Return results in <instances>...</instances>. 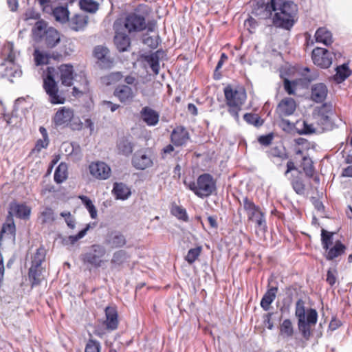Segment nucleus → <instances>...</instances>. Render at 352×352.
Wrapping results in <instances>:
<instances>
[{
    "label": "nucleus",
    "instance_id": "1",
    "mask_svg": "<svg viewBox=\"0 0 352 352\" xmlns=\"http://www.w3.org/2000/svg\"><path fill=\"white\" fill-rule=\"evenodd\" d=\"M276 27L290 30L297 21L298 6L290 0H270L267 4L258 9L256 14L262 19L272 16Z\"/></svg>",
    "mask_w": 352,
    "mask_h": 352
},
{
    "label": "nucleus",
    "instance_id": "2",
    "mask_svg": "<svg viewBox=\"0 0 352 352\" xmlns=\"http://www.w3.org/2000/svg\"><path fill=\"white\" fill-rule=\"evenodd\" d=\"M67 96L69 101L85 100L89 97L88 80L83 71L76 72L72 65L67 64Z\"/></svg>",
    "mask_w": 352,
    "mask_h": 352
},
{
    "label": "nucleus",
    "instance_id": "3",
    "mask_svg": "<svg viewBox=\"0 0 352 352\" xmlns=\"http://www.w3.org/2000/svg\"><path fill=\"white\" fill-rule=\"evenodd\" d=\"M60 74L63 85L66 83V65H61L57 69L53 67H48L46 75L43 79V88L49 96L52 104H63L65 98L58 94V89L56 78Z\"/></svg>",
    "mask_w": 352,
    "mask_h": 352
},
{
    "label": "nucleus",
    "instance_id": "4",
    "mask_svg": "<svg viewBox=\"0 0 352 352\" xmlns=\"http://www.w3.org/2000/svg\"><path fill=\"white\" fill-rule=\"evenodd\" d=\"M295 315L298 318L299 331L305 339L311 336V327L315 325L318 320V313L314 309L305 311L304 302L298 300L296 304Z\"/></svg>",
    "mask_w": 352,
    "mask_h": 352
},
{
    "label": "nucleus",
    "instance_id": "5",
    "mask_svg": "<svg viewBox=\"0 0 352 352\" xmlns=\"http://www.w3.org/2000/svg\"><path fill=\"white\" fill-rule=\"evenodd\" d=\"M224 95L229 113L238 121L239 113L246 99L245 91L243 88L235 89L229 85L225 87Z\"/></svg>",
    "mask_w": 352,
    "mask_h": 352
},
{
    "label": "nucleus",
    "instance_id": "6",
    "mask_svg": "<svg viewBox=\"0 0 352 352\" xmlns=\"http://www.w3.org/2000/svg\"><path fill=\"white\" fill-rule=\"evenodd\" d=\"M188 188L197 197L204 198L211 195L216 190V183L213 177L208 173L198 177L196 182L188 184Z\"/></svg>",
    "mask_w": 352,
    "mask_h": 352
},
{
    "label": "nucleus",
    "instance_id": "7",
    "mask_svg": "<svg viewBox=\"0 0 352 352\" xmlns=\"http://www.w3.org/2000/svg\"><path fill=\"white\" fill-rule=\"evenodd\" d=\"M333 233L322 230L321 237L323 248L327 251L326 258L332 260L344 253L346 247L340 241H337L333 244Z\"/></svg>",
    "mask_w": 352,
    "mask_h": 352
},
{
    "label": "nucleus",
    "instance_id": "8",
    "mask_svg": "<svg viewBox=\"0 0 352 352\" xmlns=\"http://www.w3.org/2000/svg\"><path fill=\"white\" fill-rule=\"evenodd\" d=\"M243 206L250 221H255L258 227H266L264 214L260 210L258 206H256L248 197H245L243 199Z\"/></svg>",
    "mask_w": 352,
    "mask_h": 352
},
{
    "label": "nucleus",
    "instance_id": "9",
    "mask_svg": "<svg viewBox=\"0 0 352 352\" xmlns=\"http://www.w3.org/2000/svg\"><path fill=\"white\" fill-rule=\"evenodd\" d=\"M122 24L129 33L142 31L146 27L144 16L135 12L128 14Z\"/></svg>",
    "mask_w": 352,
    "mask_h": 352
},
{
    "label": "nucleus",
    "instance_id": "10",
    "mask_svg": "<svg viewBox=\"0 0 352 352\" xmlns=\"http://www.w3.org/2000/svg\"><path fill=\"white\" fill-rule=\"evenodd\" d=\"M333 113V107L331 104L325 103L318 108L314 113V118L322 129H325L331 123V116Z\"/></svg>",
    "mask_w": 352,
    "mask_h": 352
},
{
    "label": "nucleus",
    "instance_id": "11",
    "mask_svg": "<svg viewBox=\"0 0 352 352\" xmlns=\"http://www.w3.org/2000/svg\"><path fill=\"white\" fill-rule=\"evenodd\" d=\"M311 57L314 63L322 68H328L332 63L331 53L324 48L314 49Z\"/></svg>",
    "mask_w": 352,
    "mask_h": 352
},
{
    "label": "nucleus",
    "instance_id": "12",
    "mask_svg": "<svg viewBox=\"0 0 352 352\" xmlns=\"http://www.w3.org/2000/svg\"><path fill=\"white\" fill-rule=\"evenodd\" d=\"M89 170L91 175L100 180H105L111 175V168L104 162H91L89 166Z\"/></svg>",
    "mask_w": 352,
    "mask_h": 352
},
{
    "label": "nucleus",
    "instance_id": "13",
    "mask_svg": "<svg viewBox=\"0 0 352 352\" xmlns=\"http://www.w3.org/2000/svg\"><path fill=\"white\" fill-rule=\"evenodd\" d=\"M106 253L105 248L100 245H93L89 252L86 253L84 259L86 262L94 265L100 267L102 264V258Z\"/></svg>",
    "mask_w": 352,
    "mask_h": 352
},
{
    "label": "nucleus",
    "instance_id": "14",
    "mask_svg": "<svg viewBox=\"0 0 352 352\" xmlns=\"http://www.w3.org/2000/svg\"><path fill=\"white\" fill-rule=\"evenodd\" d=\"M122 25V22L121 21H116L114 23L113 28L116 31L114 43L120 52H124L127 50L130 45V38L125 33L120 32Z\"/></svg>",
    "mask_w": 352,
    "mask_h": 352
},
{
    "label": "nucleus",
    "instance_id": "15",
    "mask_svg": "<svg viewBox=\"0 0 352 352\" xmlns=\"http://www.w3.org/2000/svg\"><path fill=\"white\" fill-rule=\"evenodd\" d=\"M31 209L24 204H19L16 201L11 202L9 205L8 216H15L21 219H28L30 217Z\"/></svg>",
    "mask_w": 352,
    "mask_h": 352
},
{
    "label": "nucleus",
    "instance_id": "16",
    "mask_svg": "<svg viewBox=\"0 0 352 352\" xmlns=\"http://www.w3.org/2000/svg\"><path fill=\"white\" fill-rule=\"evenodd\" d=\"M190 139L188 131L184 126H177L170 135L171 142L176 146L185 145Z\"/></svg>",
    "mask_w": 352,
    "mask_h": 352
},
{
    "label": "nucleus",
    "instance_id": "17",
    "mask_svg": "<svg viewBox=\"0 0 352 352\" xmlns=\"http://www.w3.org/2000/svg\"><path fill=\"white\" fill-rule=\"evenodd\" d=\"M296 108L295 100L292 98L283 99L277 106L276 112L279 116H289L294 113Z\"/></svg>",
    "mask_w": 352,
    "mask_h": 352
},
{
    "label": "nucleus",
    "instance_id": "18",
    "mask_svg": "<svg viewBox=\"0 0 352 352\" xmlns=\"http://www.w3.org/2000/svg\"><path fill=\"white\" fill-rule=\"evenodd\" d=\"M132 164L136 169L144 170L151 167L153 162L150 155L140 151L134 155L132 159Z\"/></svg>",
    "mask_w": 352,
    "mask_h": 352
},
{
    "label": "nucleus",
    "instance_id": "19",
    "mask_svg": "<svg viewBox=\"0 0 352 352\" xmlns=\"http://www.w3.org/2000/svg\"><path fill=\"white\" fill-rule=\"evenodd\" d=\"M114 96L118 98L121 102L126 103L131 102L133 100L135 93L129 86L121 85L116 88Z\"/></svg>",
    "mask_w": 352,
    "mask_h": 352
},
{
    "label": "nucleus",
    "instance_id": "20",
    "mask_svg": "<svg viewBox=\"0 0 352 352\" xmlns=\"http://www.w3.org/2000/svg\"><path fill=\"white\" fill-rule=\"evenodd\" d=\"M105 320L104 324L107 329L113 331L117 329L118 325V315L115 307H107L105 310Z\"/></svg>",
    "mask_w": 352,
    "mask_h": 352
},
{
    "label": "nucleus",
    "instance_id": "21",
    "mask_svg": "<svg viewBox=\"0 0 352 352\" xmlns=\"http://www.w3.org/2000/svg\"><path fill=\"white\" fill-rule=\"evenodd\" d=\"M45 267L43 266H30L28 272V278L32 287H35L41 284L45 279Z\"/></svg>",
    "mask_w": 352,
    "mask_h": 352
},
{
    "label": "nucleus",
    "instance_id": "22",
    "mask_svg": "<svg viewBox=\"0 0 352 352\" xmlns=\"http://www.w3.org/2000/svg\"><path fill=\"white\" fill-rule=\"evenodd\" d=\"M328 94V89L324 83H316L311 89V98L316 102H323Z\"/></svg>",
    "mask_w": 352,
    "mask_h": 352
},
{
    "label": "nucleus",
    "instance_id": "23",
    "mask_svg": "<svg viewBox=\"0 0 352 352\" xmlns=\"http://www.w3.org/2000/svg\"><path fill=\"white\" fill-rule=\"evenodd\" d=\"M125 236L118 231L110 232L105 239V243L112 248H118L126 244Z\"/></svg>",
    "mask_w": 352,
    "mask_h": 352
},
{
    "label": "nucleus",
    "instance_id": "24",
    "mask_svg": "<svg viewBox=\"0 0 352 352\" xmlns=\"http://www.w3.org/2000/svg\"><path fill=\"white\" fill-rule=\"evenodd\" d=\"M140 115L143 121L148 126H155L159 122V113L148 107L142 108Z\"/></svg>",
    "mask_w": 352,
    "mask_h": 352
},
{
    "label": "nucleus",
    "instance_id": "25",
    "mask_svg": "<svg viewBox=\"0 0 352 352\" xmlns=\"http://www.w3.org/2000/svg\"><path fill=\"white\" fill-rule=\"evenodd\" d=\"M47 47H55L60 40L58 32L54 28H48L42 36Z\"/></svg>",
    "mask_w": 352,
    "mask_h": 352
},
{
    "label": "nucleus",
    "instance_id": "26",
    "mask_svg": "<svg viewBox=\"0 0 352 352\" xmlns=\"http://www.w3.org/2000/svg\"><path fill=\"white\" fill-rule=\"evenodd\" d=\"M112 193L116 199L125 200L131 195L130 188L124 184L116 182L113 184Z\"/></svg>",
    "mask_w": 352,
    "mask_h": 352
},
{
    "label": "nucleus",
    "instance_id": "27",
    "mask_svg": "<svg viewBox=\"0 0 352 352\" xmlns=\"http://www.w3.org/2000/svg\"><path fill=\"white\" fill-rule=\"evenodd\" d=\"M108 54V49L100 45L96 46L94 50V56L100 61V65L104 67H109L111 63Z\"/></svg>",
    "mask_w": 352,
    "mask_h": 352
},
{
    "label": "nucleus",
    "instance_id": "28",
    "mask_svg": "<svg viewBox=\"0 0 352 352\" xmlns=\"http://www.w3.org/2000/svg\"><path fill=\"white\" fill-rule=\"evenodd\" d=\"M16 227L12 217L8 216L7 222L3 223L0 232V240L5 236L9 239H15Z\"/></svg>",
    "mask_w": 352,
    "mask_h": 352
},
{
    "label": "nucleus",
    "instance_id": "29",
    "mask_svg": "<svg viewBox=\"0 0 352 352\" xmlns=\"http://www.w3.org/2000/svg\"><path fill=\"white\" fill-rule=\"evenodd\" d=\"M67 23L69 27L75 31L82 30L87 23V16L84 15H75L69 19V12L67 11Z\"/></svg>",
    "mask_w": 352,
    "mask_h": 352
},
{
    "label": "nucleus",
    "instance_id": "30",
    "mask_svg": "<svg viewBox=\"0 0 352 352\" xmlns=\"http://www.w3.org/2000/svg\"><path fill=\"white\" fill-rule=\"evenodd\" d=\"M315 38L317 43H320L324 45H329L333 43L331 32L326 28H320L315 34Z\"/></svg>",
    "mask_w": 352,
    "mask_h": 352
},
{
    "label": "nucleus",
    "instance_id": "31",
    "mask_svg": "<svg viewBox=\"0 0 352 352\" xmlns=\"http://www.w3.org/2000/svg\"><path fill=\"white\" fill-rule=\"evenodd\" d=\"M278 288L276 287H272L267 289L265 293L261 300V307L265 310L268 311L270 308V305L275 300Z\"/></svg>",
    "mask_w": 352,
    "mask_h": 352
},
{
    "label": "nucleus",
    "instance_id": "32",
    "mask_svg": "<svg viewBox=\"0 0 352 352\" xmlns=\"http://www.w3.org/2000/svg\"><path fill=\"white\" fill-rule=\"evenodd\" d=\"M160 51H156L155 52L146 55L144 60L146 61L151 68L152 71L155 74H158L160 70Z\"/></svg>",
    "mask_w": 352,
    "mask_h": 352
},
{
    "label": "nucleus",
    "instance_id": "33",
    "mask_svg": "<svg viewBox=\"0 0 352 352\" xmlns=\"http://www.w3.org/2000/svg\"><path fill=\"white\" fill-rule=\"evenodd\" d=\"M66 123V107H60L55 113L53 118V124L56 129H62L65 127Z\"/></svg>",
    "mask_w": 352,
    "mask_h": 352
},
{
    "label": "nucleus",
    "instance_id": "34",
    "mask_svg": "<svg viewBox=\"0 0 352 352\" xmlns=\"http://www.w3.org/2000/svg\"><path fill=\"white\" fill-rule=\"evenodd\" d=\"M96 226L95 223H89L86 224L85 228L79 229L78 233L76 234H70L67 239L69 241L71 244H75L78 240L82 239L87 233V231L91 229L94 228Z\"/></svg>",
    "mask_w": 352,
    "mask_h": 352
},
{
    "label": "nucleus",
    "instance_id": "35",
    "mask_svg": "<svg viewBox=\"0 0 352 352\" xmlns=\"http://www.w3.org/2000/svg\"><path fill=\"white\" fill-rule=\"evenodd\" d=\"M351 74V71L346 64H343L337 67L336 74L334 76L335 80L340 83L348 78Z\"/></svg>",
    "mask_w": 352,
    "mask_h": 352
},
{
    "label": "nucleus",
    "instance_id": "36",
    "mask_svg": "<svg viewBox=\"0 0 352 352\" xmlns=\"http://www.w3.org/2000/svg\"><path fill=\"white\" fill-rule=\"evenodd\" d=\"M118 149L120 153L124 155H129L132 153L133 146L132 143L126 138H122L118 142Z\"/></svg>",
    "mask_w": 352,
    "mask_h": 352
},
{
    "label": "nucleus",
    "instance_id": "37",
    "mask_svg": "<svg viewBox=\"0 0 352 352\" xmlns=\"http://www.w3.org/2000/svg\"><path fill=\"white\" fill-rule=\"evenodd\" d=\"M54 179L56 184H61L66 180V164L61 162L56 168Z\"/></svg>",
    "mask_w": 352,
    "mask_h": 352
},
{
    "label": "nucleus",
    "instance_id": "38",
    "mask_svg": "<svg viewBox=\"0 0 352 352\" xmlns=\"http://www.w3.org/2000/svg\"><path fill=\"white\" fill-rule=\"evenodd\" d=\"M46 256V250L43 247H40L36 250L35 254L32 258V265L33 266H42V263L45 261Z\"/></svg>",
    "mask_w": 352,
    "mask_h": 352
},
{
    "label": "nucleus",
    "instance_id": "39",
    "mask_svg": "<svg viewBox=\"0 0 352 352\" xmlns=\"http://www.w3.org/2000/svg\"><path fill=\"white\" fill-rule=\"evenodd\" d=\"M67 126L73 130H80L83 126V123L81 122L78 117L74 116L73 112L67 109Z\"/></svg>",
    "mask_w": 352,
    "mask_h": 352
},
{
    "label": "nucleus",
    "instance_id": "40",
    "mask_svg": "<svg viewBox=\"0 0 352 352\" xmlns=\"http://www.w3.org/2000/svg\"><path fill=\"white\" fill-rule=\"evenodd\" d=\"M33 56L36 65L38 66L49 64V60L50 58V54L43 53L38 49H36L34 50Z\"/></svg>",
    "mask_w": 352,
    "mask_h": 352
},
{
    "label": "nucleus",
    "instance_id": "41",
    "mask_svg": "<svg viewBox=\"0 0 352 352\" xmlns=\"http://www.w3.org/2000/svg\"><path fill=\"white\" fill-rule=\"evenodd\" d=\"M80 198L86 209L88 210L90 217L92 219H96L98 217V212L92 201L87 196H81Z\"/></svg>",
    "mask_w": 352,
    "mask_h": 352
},
{
    "label": "nucleus",
    "instance_id": "42",
    "mask_svg": "<svg viewBox=\"0 0 352 352\" xmlns=\"http://www.w3.org/2000/svg\"><path fill=\"white\" fill-rule=\"evenodd\" d=\"M80 8L89 12H95L98 9V3L94 0H80Z\"/></svg>",
    "mask_w": 352,
    "mask_h": 352
},
{
    "label": "nucleus",
    "instance_id": "43",
    "mask_svg": "<svg viewBox=\"0 0 352 352\" xmlns=\"http://www.w3.org/2000/svg\"><path fill=\"white\" fill-rule=\"evenodd\" d=\"M52 15L56 21L66 23V7L58 6L52 10Z\"/></svg>",
    "mask_w": 352,
    "mask_h": 352
},
{
    "label": "nucleus",
    "instance_id": "44",
    "mask_svg": "<svg viewBox=\"0 0 352 352\" xmlns=\"http://www.w3.org/2000/svg\"><path fill=\"white\" fill-rule=\"evenodd\" d=\"M71 146L72 150L67 155V157H69V159L74 162H77L81 160L82 156L81 148L78 144L74 142L71 143Z\"/></svg>",
    "mask_w": 352,
    "mask_h": 352
},
{
    "label": "nucleus",
    "instance_id": "45",
    "mask_svg": "<svg viewBox=\"0 0 352 352\" xmlns=\"http://www.w3.org/2000/svg\"><path fill=\"white\" fill-rule=\"evenodd\" d=\"M280 331L281 335L286 337H291L294 333L292 323L290 320L285 319L280 324Z\"/></svg>",
    "mask_w": 352,
    "mask_h": 352
},
{
    "label": "nucleus",
    "instance_id": "46",
    "mask_svg": "<svg viewBox=\"0 0 352 352\" xmlns=\"http://www.w3.org/2000/svg\"><path fill=\"white\" fill-rule=\"evenodd\" d=\"M122 77L123 76L120 72H112L103 77L102 80L106 85H110L118 82L122 78Z\"/></svg>",
    "mask_w": 352,
    "mask_h": 352
},
{
    "label": "nucleus",
    "instance_id": "47",
    "mask_svg": "<svg viewBox=\"0 0 352 352\" xmlns=\"http://www.w3.org/2000/svg\"><path fill=\"white\" fill-rule=\"evenodd\" d=\"M171 213L177 219H181L184 221H187L188 219L186 210L181 206H173L171 209Z\"/></svg>",
    "mask_w": 352,
    "mask_h": 352
},
{
    "label": "nucleus",
    "instance_id": "48",
    "mask_svg": "<svg viewBox=\"0 0 352 352\" xmlns=\"http://www.w3.org/2000/svg\"><path fill=\"white\" fill-rule=\"evenodd\" d=\"M302 167L307 176H313L314 167L312 164V161L309 157L305 156L302 157Z\"/></svg>",
    "mask_w": 352,
    "mask_h": 352
},
{
    "label": "nucleus",
    "instance_id": "49",
    "mask_svg": "<svg viewBox=\"0 0 352 352\" xmlns=\"http://www.w3.org/2000/svg\"><path fill=\"white\" fill-rule=\"evenodd\" d=\"M41 219L43 223H47L54 220V212L50 208H45L41 212Z\"/></svg>",
    "mask_w": 352,
    "mask_h": 352
},
{
    "label": "nucleus",
    "instance_id": "50",
    "mask_svg": "<svg viewBox=\"0 0 352 352\" xmlns=\"http://www.w3.org/2000/svg\"><path fill=\"white\" fill-rule=\"evenodd\" d=\"M243 118L248 124H251L255 126H259L263 124V120L256 114L245 113L243 116Z\"/></svg>",
    "mask_w": 352,
    "mask_h": 352
},
{
    "label": "nucleus",
    "instance_id": "51",
    "mask_svg": "<svg viewBox=\"0 0 352 352\" xmlns=\"http://www.w3.org/2000/svg\"><path fill=\"white\" fill-rule=\"evenodd\" d=\"M201 251V248L200 247L189 250L187 253V255L186 256V261L190 264L194 263L199 257Z\"/></svg>",
    "mask_w": 352,
    "mask_h": 352
},
{
    "label": "nucleus",
    "instance_id": "52",
    "mask_svg": "<svg viewBox=\"0 0 352 352\" xmlns=\"http://www.w3.org/2000/svg\"><path fill=\"white\" fill-rule=\"evenodd\" d=\"M101 346L99 342L90 339L85 346V352H100Z\"/></svg>",
    "mask_w": 352,
    "mask_h": 352
},
{
    "label": "nucleus",
    "instance_id": "53",
    "mask_svg": "<svg viewBox=\"0 0 352 352\" xmlns=\"http://www.w3.org/2000/svg\"><path fill=\"white\" fill-rule=\"evenodd\" d=\"M47 24L43 21H38L36 23L33 33L36 36L42 37L44 32L47 30Z\"/></svg>",
    "mask_w": 352,
    "mask_h": 352
},
{
    "label": "nucleus",
    "instance_id": "54",
    "mask_svg": "<svg viewBox=\"0 0 352 352\" xmlns=\"http://www.w3.org/2000/svg\"><path fill=\"white\" fill-rule=\"evenodd\" d=\"M49 144V139H39L36 141L34 148L32 149V153H39L42 148H45Z\"/></svg>",
    "mask_w": 352,
    "mask_h": 352
},
{
    "label": "nucleus",
    "instance_id": "55",
    "mask_svg": "<svg viewBox=\"0 0 352 352\" xmlns=\"http://www.w3.org/2000/svg\"><path fill=\"white\" fill-rule=\"evenodd\" d=\"M302 127L300 129L299 132L301 134H311L316 131L314 125L309 124L306 121H303L302 124Z\"/></svg>",
    "mask_w": 352,
    "mask_h": 352
},
{
    "label": "nucleus",
    "instance_id": "56",
    "mask_svg": "<svg viewBox=\"0 0 352 352\" xmlns=\"http://www.w3.org/2000/svg\"><path fill=\"white\" fill-rule=\"evenodd\" d=\"M126 258V254L124 251H118L113 254L111 262L116 264L122 263Z\"/></svg>",
    "mask_w": 352,
    "mask_h": 352
},
{
    "label": "nucleus",
    "instance_id": "57",
    "mask_svg": "<svg viewBox=\"0 0 352 352\" xmlns=\"http://www.w3.org/2000/svg\"><path fill=\"white\" fill-rule=\"evenodd\" d=\"M292 187L295 192L298 195H302L305 192V185L301 180L296 179L292 182Z\"/></svg>",
    "mask_w": 352,
    "mask_h": 352
},
{
    "label": "nucleus",
    "instance_id": "58",
    "mask_svg": "<svg viewBox=\"0 0 352 352\" xmlns=\"http://www.w3.org/2000/svg\"><path fill=\"white\" fill-rule=\"evenodd\" d=\"M337 272L335 269H330L327 272V281L331 285H333L336 282Z\"/></svg>",
    "mask_w": 352,
    "mask_h": 352
},
{
    "label": "nucleus",
    "instance_id": "59",
    "mask_svg": "<svg viewBox=\"0 0 352 352\" xmlns=\"http://www.w3.org/2000/svg\"><path fill=\"white\" fill-rule=\"evenodd\" d=\"M143 43L151 48H156L158 45L157 38L146 36L143 39Z\"/></svg>",
    "mask_w": 352,
    "mask_h": 352
},
{
    "label": "nucleus",
    "instance_id": "60",
    "mask_svg": "<svg viewBox=\"0 0 352 352\" xmlns=\"http://www.w3.org/2000/svg\"><path fill=\"white\" fill-rule=\"evenodd\" d=\"M273 140V136L271 134H268L266 135H262L259 137L258 142L261 144L267 146L271 144Z\"/></svg>",
    "mask_w": 352,
    "mask_h": 352
},
{
    "label": "nucleus",
    "instance_id": "61",
    "mask_svg": "<svg viewBox=\"0 0 352 352\" xmlns=\"http://www.w3.org/2000/svg\"><path fill=\"white\" fill-rule=\"evenodd\" d=\"M273 315L272 313H267L264 316V323L265 325L269 329H272L274 327V324L271 320L272 316Z\"/></svg>",
    "mask_w": 352,
    "mask_h": 352
},
{
    "label": "nucleus",
    "instance_id": "62",
    "mask_svg": "<svg viewBox=\"0 0 352 352\" xmlns=\"http://www.w3.org/2000/svg\"><path fill=\"white\" fill-rule=\"evenodd\" d=\"M102 104L104 107H105L106 108H108L111 110V112H114L115 111H116L120 105L119 104H114L111 101H103L102 102Z\"/></svg>",
    "mask_w": 352,
    "mask_h": 352
},
{
    "label": "nucleus",
    "instance_id": "63",
    "mask_svg": "<svg viewBox=\"0 0 352 352\" xmlns=\"http://www.w3.org/2000/svg\"><path fill=\"white\" fill-rule=\"evenodd\" d=\"M173 151H174V147L173 145L168 144V145L166 146L162 149V158H165L168 155H170L173 152Z\"/></svg>",
    "mask_w": 352,
    "mask_h": 352
},
{
    "label": "nucleus",
    "instance_id": "64",
    "mask_svg": "<svg viewBox=\"0 0 352 352\" xmlns=\"http://www.w3.org/2000/svg\"><path fill=\"white\" fill-rule=\"evenodd\" d=\"M8 4L12 12L16 11L19 6L18 0H8Z\"/></svg>",
    "mask_w": 352,
    "mask_h": 352
}]
</instances>
